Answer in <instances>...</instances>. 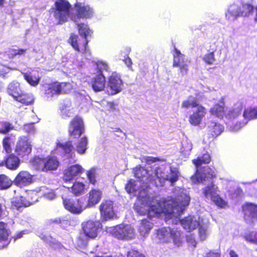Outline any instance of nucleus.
<instances>
[{
	"mask_svg": "<svg viewBox=\"0 0 257 257\" xmlns=\"http://www.w3.org/2000/svg\"><path fill=\"white\" fill-rule=\"evenodd\" d=\"M218 192V187L211 182L203 189L202 193L207 200L213 202L220 207H225L227 202L220 197Z\"/></svg>",
	"mask_w": 257,
	"mask_h": 257,
	"instance_id": "obj_7",
	"label": "nucleus"
},
{
	"mask_svg": "<svg viewBox=\"0 0 257 257\" xmlns=\"http://www.w3.org/2000/svg\"><path fill=\"white\" fill-rule=\"evenodd\" d=\"M33 164L36 169L43 172H48L57 170L59 162L57 158L54 156H49L45 158L37 157L34 159Z\"/></svg>",
	"mask_w": 257,
	"mask_h": 257,
	"instance_id": "obj_6",
	"label": "nucleus"
},
{
	"mask_svg": "<svg viewBox=\"0 0 257 257\" xmlns=\"http://www.w3.org/2000/svg\"><path fill=\"white\" fill-rule=\"evenodd\" d=\"M61 148L64 150L66 156L71 159H73L75 157V153L73 152V146L71 142H68L64 144L60 145Z\"/></svg>",
	"mask_w": 257,
	"mask_h": 257,
	"instance_id": "obj_37",
	"label": "nucleus"
},
{
	"mask_svg": "<svg viewBox=\"0 0 257 257\" xmlns=\"http://www.w3.org/2000/svg\"><path fill=\"white\" fill-rule=\"evenodd\" d=\"M102 192L98 189H92L89 193L88 200L86 202V207H90L97 204L101 199Z\"/></svg>",
	"mask_w": 257,
	"mask_h": 257,
	"instance_id": "obj_26",
	"label": "nucleus"
},
{
	"mask_svg": "<svg viewBox=\"0 0 257 257\" xmlns=\"http://www.w3.org/2000/svg\"><path fill=\"white\" fill-rule=\"evenodd\" d=\"M39 236L44 242L52 247H55L57 244V240L48 233L43 232Z\"/></svg>",
	"mask_w": 257,
	"mask_h": 257,
	"instance_id": "obj_41",
	"label": "nucleus"
},
{
	"mask_svg": "<svg viewBox=\"0 0 257 257\" xmlns=\"http://www.w3.org/2000/svg\"><path fill=\"white\" fill-rule=\"evenodd\" d=\"M63 202L65 208L74 214H80L87 208L85 199L83 198H63Z\"/></svg>",
	"mask_w": 257,
	"mask_h": 257,
	"instance_id": "obj_9",
	"label": "nucleus"
},
{
	"mask_svg": "<svg viewBox=\"0 0 257 257\" xmlns=\"http://www.w3.org/2000/svg\"><path fill=\"white\" fill-rule=\"evenodd\" d=\"M25 232H26V231L24 230V231H22L21 232L19 233L16 235V236H14L15 239L21 238L23 236V234H24L25 233Z\"/></svg>",
	"mask_w": 257,
	"mask_h": 257,
	"instance_id": "obj_62",
	"label": "nucleus"
},
{
	"mask_svg": "<svg viewBox=\"0 0 257 257\" xmlns=\"http://www.w3.org/2000/svg\"><path fill=\"white\" fill-rule=\"evenodd\" d=\"M242 105L241 102H237L234 106L230 109L225 114V116L228 119H233L241 114L242 109Z\"/></svg>",
	"mask_w": 257,
	"mask_h": 257,
	"instance_id": "obj_30",
	"label": "nucleus"
},
{
	"mask_svg": "<svg viewBox=\"0 0 257 257\" xmlns=\"http://www.w3.org/2000/svg\"><path fill=\"white\" fill-rule=\"evenodd\" d=\"M229 254H230V257H238L237 254L233 250H231L230 251Z\"/></svg>",
	"mask_w": 257,
	"mask_h": 257,
	"instance_id": "obj_63",
	"label": "nucleus"
},
{
	"mask_svg": "<svg viewBox=\"0 0 257 257\" xmlns=\"http://www.w3.org/2000/svg\"><path fill=\"white\" fill-rule=\"evenodd\" d=\"M96 68L98 70L99 74H103V72L105 71H108L109 67L108 65L102 61H98L95 64Z\"/></svg>",
	"mask_w": 257,
	"mask_h": 257,
	"instance_id": "obj_48",
	"label": "nucleus"
},
{
	"mask_svg": "<svg viewBox=\"0 0 257 257\" xmlns=\"http://www.w3.org/2000/svg\"><path fill=\"white\" fill-rule=\"evenodd\" d=\"M11 70H13V69L3 65H0V77L5 78L6 74H8Z\"/></svg>",
	"mask_w": 257,
	"mask_h": 257,
	"instance_id": "obj_53",
	"label": "nucleus"
},
{
	"mask_svg": "<svg viewBox=\"0 0 257 257\" xmlns=\"http://www.w3.org/2000/svg\"><path fill=\"white\" fill-rule=\"evenodd\" d=\"M87 149V139L84 137L80 139L76 145V151L80 154H84Z\"/></svg>",
	"mask_w": 257,
	"mask_h": 257,
	"instance_id": "obj_42",
	"label": "nucleus"
},
{
	"mask_svg": "<svg viewBox=\"0 0 257 257\" xmlns=\"http://www.w3.org/2000/svg\"><path fill=\"white\" fill-rule=\"evenodd\" d=\"M12 184V181L5 175H0V189H6Z\"/></svg>",
	"mask_w": 257,
	"mask_h": 257,
	"instance_id": "obj_45",
	"label": "nucleus"
},
{
	"mask_svg": "<svg viewBox=\"0 0 257 257\" xmlns=\"http://www.w3.org/2000/svg\"><path fill=\"white\" fill-rule=\"evenodd\" d=\"M211 114L218 117H222L224 114V103L221 101L219 104H215L210 110Z\"/></svg>",
	"mask_w": 257,
	"mask_h": 257,
	"instance_id": "obj_35",
	"label": "nucleus"
},
{
	"mask_svg": "<svg viewBox=\"0 0 257 257\" xmlns=\"http://www.w3.org/2000/svg\"><path fill=\"white\" fill-rule=\"evenodd\" d=\"M77 26L80 35L84 39V43L83 45L81 50L79 49L77 42L78 38V36L77 35L72 34L69 39V41L75 50L78 52H82L84 53V51H86V46L89 41L88 39L91 37L92 31L89 29L88 26L86 24L83 23L78 24Z\"/></svg>",
	"mask_w": 257,
	"mask_h": 257,
	"instance_id": "obj_5",
	"label": "nucleus"
},
{
	"mask_svg": "<svg viewBox=\"0 0 257 257\" xmlns=\"http://www.w3.org/2000/svg\"><path fill=\"white\" fill-rule=\"evenodd\" d=\"M183 227L188 231H191L200 225L199 218L195 216H189L180 221Z\"/></svg>",
	"mask_w": 257,
	"mask_h": 257,
	"instance_id": "obj_20",
	"label": "nucleus"
},
{
	"mask_svg": "<svg viewBox=\"0 0 257 257\" xmlns=\"http://www.w3.org/2000/svg\"><path fill=\"white\" fill-rule=\"evenodd\" d=\"M153 223L148 219H144L141 221L139 228V231L141 236L145 237L148 235L153 228Z\"/></svg>",
	"mask_w": 257,
	"mask_h": 257,
	"instance_id": "obj_29",
	"label": "nucleus"
},
{
	"mask_svg": "<svg viewBox=\"0 0 257 257\" xmlns=\"http://www.w3.org/2000/svg\"><path fill=\"white\" fill-rule=\"evenodd\" d=\"M83 168L79 165H72L64 171L63 180L65 182L73 179L80 175L83 171Z\"/></svg>",
	"mask_w": 257,
	"mask_h": 257,
	"instance_id": "obj_18",
	"label": "nucleus"
},
{
	"mask_svg": "<svg viewBox=\"0 0 257 257\" xmlns=\"http://www.w3.org/2000/svg\"><path fill=\"white\" fill-rule=\"evenodd\" d=\"M84 131V124L81 118L76 116L71 122L69 129L70 135L74 138H78Z\"/></svg>",
	"mask_w": 257,
	"mask_h": 257,
	"instance_id": "obj_16",
	"label": "nucleus"
},
{
	"mask_svg": "<svg viewBox=\"0 0 257 257\" xmlns=\"http://www.w3.org/2000/svg\"><path fill=\"white\" fill-rule=\"evenodd\" d=\"M205 110L202 106H198L194 108L193 109V114L189 117L190 122L194 125L199 124L206 114Z\"/></svg>",
	"mask_w": 257,
	"mask_h": 257,
	"instance_id": "obj_21",
	"label": "nucleus"
},
{
	"mask_svg": "<svg viewBox=\"0 0 257 257\" xmlns=\"http://www.w3.org/2000/svg\"><path fill=\"white\" fill-rule=\"evenodd\" d=\"M12 203L18 209L23 206L27 207L31 205V203L23 196L14 198L12 201Z\"/></svg>",
	"mask_w": 257,
	"mask_h": 257,
	"instance_id": "obj_36",
	"label": "nucleus"
},
{
	"mask_svg": "<svg viewBox=\"0 0 257 257\" xmlns=\"http://www.w3.org/2000/svg\"><path fill=\"white\" fill-rule=\"evenodd\" d=\"M243 115L245 119L250 120L257 118V106L250 107L245 109Z\"/></svg>",
	"mask_w": 257,
	"mask_h": 257,
	"instance_id": "obj_38",
	"label": "nucleus"
},
{
	"mask_svg": "<svg viewBox=\"0 0 257 257\" xmlns=\"http://www.w3.org/2000/svg\"><path fill=\"white\" fill-rule=\"evenodd\" d=\"M253 10L254 8L251 5L248 4H243L241 8V16H248L250 14H252Z\"/></svg>",
	"mask_w": 257,
	"mask_h": 257,
	"instance_id": "obj_46",
	"label": "nucleus"
},
{
	"mask_svg": "<svg viewBox=\"0 0 257 257\" xmlns=\"http://www.w3.org/2000/svg\"><path fill=\"white\" fill-rule=\"evenodd\" d=\"M107 231L119 239H131L135 235L134 228L129 224H120L110 227Z\"/></svg>",
	"mask_w": 257,
	"mask_h": 257,
	"instance_id": "obj_8",
	"label": "nucleus"
},
{
	"mask_svg": "<svg viewBox=\"0 0 257 257\" xmlns=\"http://www.w3.org/2000/svg\"><path fill=\"white\" fill-rule=\"evenodd\" d=\"M72 6L67 0H56L51 9V13L58 25L68 21Z\"/></svg>",
	"mask_w": 257,
	"mask_h": 257,
	"instance_id": "obj_3",
	"label": "nucleus"
},
{
	"mask_svg": "<svg viewBox=\"0 0 257 257\" xmlns=\"http://www.w3.org/2000/svg\"><path fill=\"white\" fill-rule=\"evenodd\" d=\"M24 77L25 79L32 86H35L39 83L40 78L38 76L24 73Z\"/></svg>",
	"mask_w": 257,
	"mask_h": 257,
	"instance_id": "obj_44",
	"label": "nucleus"
},
{
	"mask_svg": "<svg viewBox=\"0 0 257 257\" xmlns=\"http://www.w3.org/2000/svg\"><path fill=\"white\" fill-rule=\"evenodd\" d=\"M10 138L6 137L3 140V147L7 153L11 152V149L9 144Z\"/></svg>",
	"mask_w": 257,
	"mask_h": 257,
	"instance_id": "obj_57",
	"label": "nucleus"
},
{
	"mask_svg": "<svg viewBox=\"0 0 257 257\" xmlns=\"http://www.w3.org/2000/svg\"><path fill=\"white\" fill-rule=\"evenodd\" d=\"M199 235L201 240H203L205 239L207 236V227L205 226L200 225L199 226Z\"/></svg>",
	"mask_w": 257,
	"mask_h": 257,
	"instance_id": "obj_51",
	"label": "nucleus"
},
{
	"mask_svg": "<svg viewBox=\"0 0 257 257\" xmlns=\"http://www.w3.org/2000/svg\"><path fill=\"white\" fill-rule=\"evenodd\" d=\"M52 221L55 223L59 224L63 228H66L70 225V221L64 217L57 218L52 220Z\"/></svg>",
	"mask_w": 257,
	"mask_h": 257,
	"instance_id": "obj_47",
	"label": "nucleus"
},
{
	"mask_svg": "<svg viewBox=\"0 0 257 257\" xmlns=\"http://www.w3.org/2000/svg\"><path fill=\"white\" fill-rule=\"evenodd\" d=\"M23 130L29 134H34L35 133L34 123H28L24 125Z\"/></svg>",
	"mask_w": 257,
	"mask_h": 257,
	"instance_id": "obj_55",
	"label": "nucleus"
},
{
	"mask_svg": "<svg viewBox=\"0 0 257 257\" xmlns=\"http://www.w3.org/2000/svg\"><path fill=\"white\" fill-rule=\"evenodd\" d=\"M71 102L69 99L64 100L61 103L59 108L61 115L63 118H65L70 117L72 115V112L71 110Z\"/></svg>",
	"mask_w": 257,
	"mask_h": 257,
	"instance_id": "obj_27",
	"label": "nucleus"
},
{
	"mask_svg": "<svg viewBox=\"0 0 257 257\" xmlns=\"http://www.w3.org/2000/svg\"><path fill=\"white\" fill-rule=\"evenodd\" d=\"M99 209L102 221L112 219L114 216L113 202L111 201L107 200L103 202Z\"/></svg>",
	"mask_w": 257,
	"mask_h": 257,
	"instance_id": "obj_17",
	"label": "nucleus"
},
{
	"mask_svg": "<svg viewBox=\"0 0 257 257\" xmlns=\"http://www.w3.org/2000/svg\"><path fill=\"white\" fill-rule=\"evenodd\" d=\"M244 238L248 242L257 244V232H251L245 235Z\"/></svg>",
	"mask_w": 257,
	"mask_h": 257,
	"instance_id": "obj_49",
	"label": "nucleus"
},
{
	"mask_svg": "<svg viewBox=\"0 0 257 257\" xmlns=\"http://www.w3.org/2000/svg\"><path fill=\"white\" fill-rule=\"evenodd\" d=\"M6 227V224L0 222V249L6 247L11 241L9 232Z\"/></svg>",
	"mask_w": 257,
	"mask_h": 257,
	"instance_id": "obj_24",
	"label": "nucleus"
},
{
	"mask_svg": "<svg viewBox=\"0 0 257 257\" xmlns=\"http://www.w3.org/2000/svg\"><path fill=\"white\" fill-rule=\"evenodd\" d=\"M16 100L22 103L29 105L33 102L34 98L31 94L25 93L22 91V94L19 95Z\"/></svg>",
	"mask_w": 257,
	"mask_h": 257,
	"instance_id": "obj_40",
	"label": "nucleus"
},
{
	"mask_svg": "<svg viewBox=\"0 0 257 257\" xmlns=\"http://www.w3.org/2000/svg\"><path fill=\"white\" fill-rule=\"evenodd\" d=\"M241 16V7L235 4L231 5L225 13L226 18L229 21H233Z\"/></svg>",
	"mask_w": 257,
	"mask_h": 257,
	"instance_id": "obj_25",
	"label": "nucleus"
},
{
	"mask_svg": "<svg viewBox=\"0 0 257 257\" xmlns=\"http://www.w3.org/2000/svg\"><path fill=\"white\" fill-rule=\"evenodd\" d=\"M74 8L76 15L72 20L75 22H76V19H90L94 14L93 8L83 3L76 2L74 4Z\"/></svg>",
	"mask_w": 257,
	"mask_h": 257,
	"instance_id": "obj_10",
	"label": "nucleus"
},
{
	"mask_svg": "<svg viewBox=\"0 0 257 257\" xmlns=\"http://www.w3.org/2000/svg\"><path fill=\"white\" fill-rule=\"evenodd\" d=\"M30 140L27 137L20 138L16 148V152L22 157L28 156L32 151Z\"/></svg>",
	"mask_w": 257,
	"mask_h": 257,
	"instance_id": "obj_12",
	"label": "nucleus"
},
{
	"mask_svg": "<svg viewBox=\"0 0 257 257\" xmlns=\"http://www.w3.org/2000/svg\"><path fill=\"white\" fill-rule=\"evenodd\" d=\"M87 178L89 182L92 184H94L96 182V173L94 169H91L87 173Z\"/></svg>",
	"mask_w": 257,
	"mask_h": 257,
	"instance_id": "obj_50",
	"label": "nucleus"
},
{
	"mask_svg": "<svg viewBox=\"0 0 257 257\" xmlns=\"http://www.w3.org/2000/svg\"><path fill=\"white\" fill-rule=\"evenodd\" d=\"M105 84V78L103 74H98L94 77L91 81V85L95 92H99L103 90Z\"/></svg>",
	"mask_w": 257,
	"mask_h": 257,
	"instance_id": "obj_23",
	"label": "nucleus"
},
{
	"mask_svg": "<svg viewBox=\"0 0 257 257\" xmlns=\"http://www.w3.org/2000/svg\"><path fill=\"white\" fill-rule=\"evenodd\" d=\"M7 91L9 95L12 96L15 99L22 94V90L20 88V83L16 81L10 83L7 88Z\"/></svg>",
	"mask_w": 257,
	"mask_h": 257,
	"instance_id": "obj_28",
	"label": "nucleus"
},
{
	"mask_svg": "<svg viewBox=\"0 0 257 257\" xmlns=\"http://www.w3.org/2000/svg\"><path fill=\"white\" fill-rule=\"evenodd\" d=\"M67 85H69V84L59 83L58 82L48 85L45 86V94L48 97L57 96L60 93L64 92L63 88Z\"/></svg>",
	"mask_w": 257,
	"mask_h": 257,
	"instance_id": "obj_19",
	"label": "nucleus"
},
{
	"mask_svg": "<svg viewBox=\"0 0 257 257\" xmlns=\"http://www.w3.org/2000/svg\"><path fill=\"white\" fill-rule=\"evenodd\" d=\"M32 181V175L27 171H21L14 180V184L22 187L30 184Z\"/></svg>",
	"mask_w": 257,
	"mask_h": 257,
	"instance_id": "obj_22",
	"label": "nucleus"
},
{
	"mask_svg": "<svg viewBox=\"0 0 257 257\" xmlns=\"http://www.w3.org/2000/svg\"><path fill=\"white\" fill-rule=\"evenodd\" d=\"M26 51V49H20L18 50L12 49L10 51L9 55L11 57H14L18 55H22L25 54Z\"/></svg>",
	"mask_w": 257,
	"mask_h": 257,
	"instance_id": "obj_54",
	"label": "nucleus"
},
{
	"mask_svg": "<svg viewBox=\"0 0 257 257\" xmlns=\"http://www.w3.org/2000/svg\"><path fill=\"white\" fill-rule=\"evenodd\" d=\"M208 127L213 137L219 135L224 129V127L222 125L215 121L209 122Z\"/></svg>",
	"mask_w": 257,
	"mask_h": 257,
	"instance_id": "obj_32",
	"label": "nucleus"
},
{
	"mask_svg": "<svg viewBox=\"0 0 257 257\" xmlns=\"http://www.w3.org/2000/svg\"><path fill=\"white\" fill-rule=\"evenodd\" d=\"M244 219L248 223H253L257 221V205L252 203H246L242 206Z\"/></svg>",
	"mask_w": 257,
	"mask_h": 257,
	"instance_id": "obj_14",
	"label": "nucleus"
},
{
	"mask_svg": "<svg viewBox=\"0 0 257 257\" xmlns=\"http://www.w3.org/2000/svg\"><path fill=\"white\" fill-rule=\"evenodd\" d=\"M14 129L15 127L12 123L6 121H0V133L7 134Z\"/></svg>",
	"mask_w": 257,
	"mask_h": 257,
	"instance_id": "obj_43",
	"label": "nucleus"
},
{
	"mask_svg": "<svg viewBox=\"0 0 257 257\" xmlns=\"http://www.w3.org/2000/svg\"><path fill=\"white\" fill-rule=\"evenodd\" d=\"M108 87L110 89L108 92L110 95L115 94L122 90V82L120 76L116 73H112L108 81Z\"/></svg>",
	"mask_w": 257,
	"mask_h": 257,
	"instance_id": "obj_13",
	"label": "nucleus"
},
{
	"mask_svg": "<svg viewBox=\"0 0 257 257\" xmlns=\"http://www.w3.org/2000/svg\"><path fill=\"white\" fill-rule=\"evenodd\" d=\"M210 156L208 153L204 154L197 159L193 160V164L196 168L195 174L191 177L193 183H200L207 180L209 181L216 176L214 170L208 166L200 168L202 164H208L210 161Z\"/></svg>",
	"mask_w": 257,
	"mask_h": 257,
	"instance_id": "obj_2",
	"label": "nucleus"
},
{
	"mask_svg": "<svg viewBox=\"0 0 257 257\" xmlns=\"http://www.w3.org/2000/svg\"><path fill=\"white\" fill-rule=\"evenodd\" d=\"M127 257H145V256L136 250H131L127 252Z\"/></svg>",
	"mask_w": 257,
	"mask_h": 257,
	"instance_id": "obj_56",
	"label": "nucleus"
},
{
	"mask_svg": "<svg viewBox=\"0 0 257 257\" xmlns=\"http://www.w3.org/2000/svg\"><path fill=\"white\" fill-rule=\"evenodd\" d=\"M69 191L75 196H79L82 194L85 189V185L80 182H76L71 187H67Z\"/></svg>",
	"mask_w": 257,
	"mask_h": 257,
	"instance_id": "obj_31",
	"label": "nucleus"
},
{
	"mask_svg": "<svg viewBox=\"0 0 257 257\" xmlns=\"http://www.w3.org/2000/svg\"><path fill=\"white\" fill-rule=\"evenodd\" d=\"M6 165L8 168L12 170L17 169L20 164V160L14 155H11L6 161Z\"/></svg>",
	"mask_w": 257,
	"mask_h": 257,
	"instance_id": "obj_33",
	"label": "nucleus"
},
{
	"mask_svg": "<svg viewBox=\"0 0 257 257\" xmlns=\"http://www.w3.org/2000/svg\"><path fill=\"white\" fill-rule=\"evenodd\" d=\"M255 13H256V14H255V21H257V6L255 8Z\"/></svg>",
	"mask_w": 257,
	"mask_h": 257,
	"instance_id": "obj_64",
	"label": "nucleus"
},
{
	"mask_svg": "<svg viewBox=\"0 0 257 257\" xmlns=\"http://www.w3.org/2000/svg\"><path fill=\"white\" fill-rule=\"evenodd\" d=\"M173 56V66L179 67L180 73L182 75L186 74L188 70L189 62L185 58V56L175 47L174 48Z\"/></svg>",
	"mask_w": 257,
	"mask_h": 257,
	"instance_id": "obj_11",
	"label": "nucleus"
},
{
	"mask_svg": "<svg viewBox=\"0 0 257 257\" xmlns=\"http://www.w3.org/2000/svg\"><path fill=\"white\" fill-rule=\"evenodd\" d=\"M201 254L199 253L198 257H201ZM204 257H220L219 254L218 253H215L213 252H209L206 253Z\"/></svg>",
	"mask_w": 257,
	"mask_h": 257,
	"instance_id": "obj_61",
	"label": "nucleus"
},
{
	"mask_svg": "<svg viewBox=\"0 0 257 257\" xmlns=\"http://www.w3.org/2000/svg\"><path fill=\"white\" fill-rule=\"evenodd\" d=\"M199 97L197 96L194 97L190 96L188 98L187 100L183 102L182 107L186 108L192 107L194 109V108H196V107L198 106L197 101Z\"/></svg>",
	"mask_w": 257,
	"mask_h": 257,
	"instance_id": "obj_39",
	"label": "nucleus"
},
{
	"mask_svg": "<svg viewBox=\"0 0 257 257\" xmlns=\"http://www.w3.org/2000/svg\"><path fill=\"white\" fill-rule=\"evenodd\" d=\"M247 123V121L245 123H236L233 126H230L229 127V129L234 132L238 131L240 128H241L242 126H243L246 123Z\"/></svg>",
	"mask_w": 257,
	"mask_h": 257,
	"instance_id": "obj_58",
	"label": "nucleus"
},
{
	"mask_svg": "<svg viewBox=\"0 0 257 257\" xmlns=\"http://www.w3.org/2000/svg\"><path fill=\"white\" fill-rule=\"evenodd\" d=\"M192 149V144L190 141L187 139H184L182 142V147L180 149L181 153L185 158H187L190 154Z\"/></svg>",
	"mask_w": 257,
	"mask_h": 257,
	"instance_id": "obj_34",
	"label": "nucleus"
},
{
	"mask_svg": "<svg viewBox=\"0 0 257 257\" xmlns=\"http://www.w3.org/2000/svg\"><path fill=\"white\" fill-rule=\"evenodd\" d=\"M182 235L177 229H171L170 227H164L157 231V237L161 241L169 242L173 241L175 245L179 246L182 243Z\"/></svg>",
	"mask_w": 257,
	"mask_h": 257,
	"instance_id": "obj_4",
	"label": "nucleus"
},
{
	"mask_svg": "<svg viewBox=\"0 0 257 257\" xmlns=\"http://www.w3.org/2000/svg\"><path fill=\"white\" fill-rule=\"evenodd\" d=\"M157 161L158 159L156 158L149 157L146 167H136L134 173L138 180L136 182L133 179L128 181L125 190L128 193L137 196L134 208L139 214H147L150 219L159 216L162 213L170 218H178L190 202L186 190L176 188L174 191V198L163 201L151 197L149 194L150 184L157 186V180L163 186L165 181H169L173 184L178 179L179 172L177 168L170 167V173L165 172V167L156 164Z\"/></svg>",
	"mask_w": 257,
	"mask_h": 257,
	"instance_id": "obj_1",
	"label": "nucleus"
},
{
	"mask_svg": "<svg viewBox=\"0 0 257 257\" xmlns=\"http://www.w3.org/2000/svg\"><path fill=\"white\" fill-rule=\"evenodd\" d=\"M204 61L208 64H212L215 61L213 52H210L204 56Z\"/></svg>",
	"mask_w": 257,
	"mask_h": 257,
	"instance_id": "obj_52",
	"label": "nucleus"
},
{
	"mask_svg": "<svg viewBox=\"0 0 257 257\" xmlns=\"http://www.w3.org/2000/svg\"><path fill=\"white\" fill-rule=\"evenodd\" d=\"M123 61L129 69H132V65L133 63L131 59L127 55L124 57Z\"/></svg>",
	"mask_w": 257,
	"mask_h": 257,
	"instance_id": "obj_60",
	"label": "nucleus"
},
{
	"mask_svg": "<svg viewBox=\"0 0 257 257\" xmlns=\"http://www.w3.org/2000/svg\"><path fill=\"white\" fill-rule=\"evenodd\" d=\"M100 223L98 222L88 220L82 223V229L88 238H94L97 235L98 229Z\"/></svg>",
	"mask_w": 257,
	"mask_h": 257,
	"instance_id": "obj_15",
	"label": "nucleus"
},
{
	"mask_svg": "<svg viewBox=\"0 0 257 257\" xmlns=\"http://www.w3.org/2000/svg\"><path fill=\"white\" fill-rule=\"evenodd\" d=\"M44 196L49 200H53L56 198V194L53 190H51L49 192L45 193Z\"/></svg>",
	"mask_w": 257,
	"mask_h": 257,
	"instance_id": "obj_59",
	"label": "nucleus"
}]
</instances>
